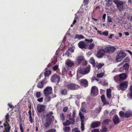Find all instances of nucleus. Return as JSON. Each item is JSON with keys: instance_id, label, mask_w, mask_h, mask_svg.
<instances>
[{"instance_id": "obj_9", "label": "nucleus", "mask_w": 132, "mask_h": 132, "mask_svg": "<svg viewBox=\"0 0 132 132\" xmlns=\"http://www.w3.org/2000/svg\"><path fill=\"white\" fill-rule=\"evenodd\" d=\"M128 82L127 81H124L121 83L119 86V88L122 90H124L127 88Z\"/></svg>"}, {"instance_id": "obj_13", "label": "nucleus", "mask_w": 132, "mask_h": 132, "mask_svg": "<svg viewBox=\"0 0 132 132\" xmlns=\"http://www.w3.org/2000/svg\"><path fill=\"white\" fill-rule=\"evenodd\" d=\"M45 105L38 104L37 106V109L38 112L40 113L44 111L45 108Z\"/></svg>"}, {"instance_id": "obj_7", "label": "nucleus", "mask_w": 132, "mask_h": 132, "mask_svg": "<svg viewBox=\"0 0 132 132\" xmlns=\"http://www.w3.org/2000/svg\"><path fill=\"white\" fill-rule=\"evenodd\" d=\"M67 87L69 89L75 90L79 88L80 87L76 84L71 83L67 85Z\"/></svg>"}, {"instance_id": "obj_62", "label": "nucleus", "mask_w": 132, "mask_h": 132, "mask_svg": "<svg viewBox=\"0 0 132 132\" xmlns=\"http://www.w3.org/2000/svg\"><path fill=\"white\" fill-rule=\"evenodd\" d=\"M69 50L72 53L73 52L74 50L72 48L70 47L69 49Z\"/></svg>"}, {"instance_id": "obj_2", "label": "nucleus", "mask_w": 132, "mask_h": 132, "mask_svg": "<svg viewBox=\"0 0 132 132\" xmlns=\"http://www.w3.org/2000/svg\"><path fill=\"white\" fill-rule=\"evenodd\" d=\"M90 66L89 65L85 68L81 67L79 68L77 71L78 73H79L85 75L88 73L90 71Z\"/></svg>"}, {"instance_id": "obj_3", "label": "nucleus", "mask_w": 132, "mask_h": 132, "mask_svg": "<svg viewBox=\"0 0 132 132\" xmlns=\"http://www.w3.org/2000/svg\"><path fill=\"white\" fill-rule=\"evenodd\" d=\"M113 2L116 5L117 7L118 8L119 11H121L124 9L125 4L124 3L125 2L117 0L114 1Z\"/></svg>"}, {"instance_id": "obj_43", "label": "nucleus", "mask_w": 132, "mask_h": 132, "mask_svg": "<svg viewBox=\"0 0 132 132\" xmlns=\"http://www.w3.org/2000/svg\"><path fill=\"white\" fill-rule=\"evenodd\" d=\"M94 43L91 44L89 46L88 48L89 50L92 49L94 47Z\"/></svg>"}, {"instance_id": "obj_46", "label": "nucleus", "mask_w": 132, "mask_h": 132, "mask_svg": "<svg viewBox=\"0 0 132 132\" xmlns=\"http://www.w3.org/2000/svg\"><path fill=\"white\" fill-rule=\"evenodd\" d=\"M89 61L90 63L92 64L95 63V60L93 57H92L90 59Z\"/></svg>"}, {"instance_id": "obj_58", "label": "nucleus", "mask_w": 132, "mask_h": 132, "mask_svg": "<svg viewBox=\"0 0 132 132\" xmlns=\"http://www.w3.org/2000/svg\"><path fill=\"white\" fill-rule=\"evenodd\" d=\"M68 109V108L67 107H65L63 108V111L64 112H66L67 111Z\"/></svg>"}, {"instance_id": "obj_14", "label": "nucleus", "mask_w": 132, "mask_h": 132, "mask_svg": "<svg viewBox=\"0 0 132 132\" xmlns=\"http://www.w3.org/2000/svg\"><path fill=\"white\" fill-rule=\"evenodd\" d=\"M104 53H105V52L104 51V48L100 49L98 51L97 56L98 58H101L104 55Z\"/></svg>"}, {"instance_id": "obj_11", "label": "nucleus", "mask_w": 132, "mask_h": 132, "mask_svg": "<svg viewBox=\"0 0 132 132\" xmlns=\"http://www.w3.org/2000/svg\"><path fill=\"white\" fill-rule=\"evenodd\" d=\"M47 80L46 78H45L42 81L38 82L37 84V87L40 88H43L44 84L47 82Z\"/></svg>"}, {"instance_id": "obj_30", "label": "nucleus", "mask_w": 132, "mask_h": 132, "mask_svg": "<svg viewBox=\"0 0 132 132\" xmlns=\"http://www.w3.org/2000/svg\"><path fill=\"white\" fill-rule=\"evenodd\" d=\"M67 117L69 118V119L71 121V124H73L75 122V120L73 118H71V116L70 114H68L67 115Z\"/></svg>"}, {"instance_id": "obj_56", "label": "nucleus", "mask_w": 132, "mask_h": 132, "mask_svg": "<svg viewBox=\"0 0 132 132\" xmlns=\"http://www.w3.org/2000/svg\"><path fill=\"white\" fill-rule=\"evenodd\" d=\"M73 131L75 132H80V131L78 130V129L76 128H75L73 130Z\"/></svg>"}, {"instance_id": "obj_15", "label": "nucleus", "mask_w": 132, "mask_h": 132, "mask_svg": "<svg viewBox=\"0 0 132 132\" xmlns=\"http://www.w3.org/2000/svg\"><path fill=\"white\" fill-rule=\"evenodd\" d=\"M66 65L69 67H71L74 64V63L69 59H67L65 61Z\"/></svg>"}, {"instance_id": "obj_60", "label": "nucleus", "mask_w": 132, "mask_h": 132, "mask_svg": "<svg viewBox=\"0 0 132 132\" xmlns=\"http://www.w3.org/2000/svg\"><path fill=\"white\" fill-rule=\"evenodd\" d=\"M109 113V112L107 111V110H105L104 111V115L105 116H107L108 114Z\"/></svg>"}, {"instance_id": "obj_25", "label": "nucleus", "mask_w": 132, "mask_h": 132, "mask_svg": "<svg viewBox=\"0 0 132 132\" xmlns=\"http://www.w3.org/2000/svg\"><path fill=\"white\" fill-rule=\"evenodd\" d=\"M85 38L84 37L81 35L76 34L75 37V39H84Z\"/></svg>"}, {"instance_id": "obj_42", "label": "nucleus", "mask_w": 132, "mask_h": 132, "mask_svg": "<svg viewBox=\"0 0 132 132\" xmlns=\"http://www.w3.org/2000/svg\"><path fill=\"white\" fill-rule=\"evenodd\" d=\"M5 132H10V127L9 125H8L6 127H5Z\"/></svg>"}, {"instance_id": "obj_51", "label": "nucleus", "mask_w": 132, "mask_h": 132, "mask_svg": "<svg viewBox=\"0 0 132 132\" xmlns=\"http://www.w3.org/2000/svg\"><path fill=\"white\" fill-rule=\"evenodd\" d=\"M28 113L29 115V118H32V116H33L34 114H33L32 115V114L31 111L30 110L28 112Z\"/></svg>"}, {"instance_id": "obj_63", "label": "nucleus", "mask_w": 132, "mask_h": 132, "mask_svg": "<svg viewBox=\"0 0 132 132\" xmlns=\"http://www.w3.org/2000/svg\"><path fill=\"white\" fill-rule=\"evenodd\" d=\"M80 110L81 111L83 112H85L86 111L84 107H81Z\"/></svg>"}, {"instance_id": "obj_64", "label": "nucleus", "mask_w": 132, "mask_h": 132, "mask_svg": "<svg viewBox=\"0 0 132 132\" xmlns=\"http://www.w3.org/2000/svg\"><path fill=\"white\" fill-rule=\"evenodd\" d=\"M92 132H100L99 130L98 129H95L94 130H93Z\"/></svg>"}, {"instance_id": "obj_61", "label": "nucleus", "mask_w": 132, "mask_h": 132, "mask_svg": "<svg viewBox=\"0 0 132 132\" xmlns=\"http://www.w3.org/2000/svg\"><path fill=\"white\" fill-rule=\"evenodd\" d=\"M8 106L11 108H12L13 109L14 108V106L12 105L10 103H9L8 104Z\"/></svg>"}, {"instance_id": "obj_34", "label": "nucleus", "mask_w": 132, "mask_h": 132, "mask_svg": "<svg viewBox=\"0 0 132 132\" xmlns=\"http://www.w3.org/2000/svg\"><path fill=\"white\" fill-rule=\"evenodd\" d=\"M104 63H103L102 64L99 63H97V64L96 65V67H97V68L98 69H101L102 68V67L104 66Z\"/></svg>"}, {"instance_id": "obj_54", "label": "nucleus", "mask_w": 132, "mask_h": 132, "mask_svg": "<svg viewBox=\"0 0 132 132\" xmlns=\"http://www.w3.org/2000/svg\"><path fill=\"white\" fill-rule=\"evenodd\" d=\"M19 126H20V129L21 130V131H24L23 128L22 127V125L21 124Z\"/></svg>"}, {"instance_id": "obj_41", "label": "nucleus", "mask_w": 132, "mask_h": 132, "mask_svg": "<svg viewBox=\"0 0 132 132\" xmlns=\"http://www.w3.org/2000/svg\"><path fill=\"white\" fill-rule=\"evenodd\" d=\"M65 118L64 114L63 113H61L60 114V119L61 120L63 121Z\"/></svg>"}, {"instance_id": "obj_52", "label": "nucleus", "mask_w": 132, "mask_h": 132, "mask_svg": "<svg viewBox=\"0 0 132 132\" xmlns=\"http://www.w3.org/2000/svg\"><path fill=\"white\" fill-rule=\"evenodd\" d=\"M36 96L37 98H39L40 96V92H37L36 94Z\"/></svg>"}, {"instance_id": "obj_47", "label": "nucleus", "mask_w": 132, "mask_h": 132, "mask_svg": "<svg viewBox=\"0 0 132 132\" xmlns=\"http://www.w3.org/2000/svg\"><path fill=\"white\" fill-rule=\"evenodd\" d=\"M61 93L62 95H65L67 93V90L66 89L62 90L61 91Z\"/></svg>"}, {"instance_id": "obj_5", "label": "nucleus", "mask_w": 132, "mask_h": 132, "mask_svg": "<svg viewBox=\"0 0 132 132\" xmlns=\"http://www.w3.org/2000/svg\"><path fill=\"white\" fill-rule=\"evenodd\" d=\"M116 48L114 46L106 47L104 48L105 53H111L113 52L116 50Z\"/></svg>"}, {"instance_id": "obj_45", "label": "nucleus", "mask_w": 132, "mask_h": 132, "mask_svg": "<svg viewBox=\"0 0 132 132\" xmlns=\"http://www.w3.org/2000/svg\"><path fill=\"white\" fill-rule=\"evenodd\" d=\"M55 131L56 130L55 129L52 128L48 130L45 132H55Z\"/></svg>"}, {"instance_id": "obj_53", "label": "nucleus", "mask_w": 132, "mask_h": 132, "mask_svg": "<svg viewBox=\"0 0 132 132\" xmlns=\"http://www.w3.org/2000/svg\"><path fill=\"white\" fill-rule=\"evenodd\" d=\"M58 68V65H56L53 67V70H56Z\"/></svg>"}, {"instance_id": "obj_31", "label": "nucleus", "mask_w": 132, "mask_h": 132, "mask_svg": "<svg viewBox=\"0 0 132 132\" xmlns=\"http://www.w3.org/2000/svg\"><path fill=\"white\" fill-rule=\"evenodd\" d=\"M114 79L115 81L116 82L121 81L119 75H116L114 77Z\"/></svg>"}, {"instance_id": "obj_8", "label": "nucleus", "mask_w": 132, "mask_h": 132, "mask_svg": "<svg viewBox=\"0 0 132 132\" xmlns=\"http://www.w3.org/2000/svg\"><path fill=\"white\" fill-rule=\"evenodd\" d=\"M52 88L51 87H47L44 90V93L45 96H48L52 93Z\"/></svg>"}, {"instance_id": "obj_12", "label": "nucleus", "mask_w": 132, "mask_h": 132, "mask_svg": "<svg viewBox=\"0 0 132 132\" xmlns=\"http://www.w3.org/2000/svg\"><path fill=\"white\" fill-rule=\"evenodd\" d=\"M126 56V54L122 51H120L117 53V56L116 57V59L117 61L120 58L125 57Z\"/></svg>"}, {"instance_id": "obj_28", "label": "nucleus", "mask_w": 132, "mask_h": 132, "mask_svg": "<svg viewBox=\"0 0 132 132\" xmlns=\"http://www.w3.org/2000/svg\"><path fill=\"white\" fill-rule=\"evenodd\" d=\"M130 93H128L127 95L129 98L132 99V85L130 87Z\"/></svg>"}, {"instance_id": "obj_33", "label": "nucleus", "mask_w": 132, "mask_h": 132, "mask_svg": "<svg viewBox=\"0 0 132 132\" xmlns=\"http://www.w3.org/2000/svg\"><path fill=\"white\" fill-rule=\"evenodd\" d=\"M65 132H69L70 130V128L69 127H65L63 129Z\"/></svg>"}, {"instance_id": "obj_23", "label": "nucleus", "mask_w": 132, "mask_h": 132, "mask_svg": "<svg viewBox=\"0 0 132 132\" xmlns=\"http://www.w3.org/2000/svg\"><path fill=\"white\" fill-rule=\"evenodd\" d=\"M111 89H107L106 90V95L108 97L110 98L111 97Z\"/></svg>"}, {"instance_id": "obj_16", "label": "nucleus", "mask_w": 132, "mask_h": 132, "mask_svg": "<svg viewBox=\"0 0 132 132\" xmlns=\"http://www.w3.org/2000/svg\"><path fill=\"white\" fill-rule=\"evenodd\" d=\"M113 121L115 125L117 124L120 122V120L117 115L114 116L113 119Z\"/></svg>"}, {"instance_id": "obj_40", "label": "nucleus", "mask_w": 132, "mask_h": 132, "mask_svg": "<svg viewBox=\"0 0 132 132\" xmlns=\"http://www.w3.org/2000/svg\"><path fill=\"white\" fill-rule=\"evenodd\" d=\"M68 71V69L67 68L63 67L62 69V71L64 73H67Z\"/></svg>"}, {"instance_id": "obj_21", "label": "nucleus", "mask_w": 132, "mask_h": 132, "mask_svg": "<svg viewBox=\"0 0 132 132\" xmlns=\"http://www.w3.org/2000/svg\"><path fill=\"white\" fill-rule=\"evenodd\" d=\"M100 122L99 121L94 122L91 124V127L93 128L97 127L100 125Z\"/></svg>"}, {"instance_id": "obj_29", "label": "nucleus", "mask_w": 132, "mask_h": 132, "mask_svg": "<svg viewBox=\"0 0 132 132\" xmlns=\"http://www.w3.org/2000/svg\"><path fill=\"white\" fill-rule=\"evenodd\" d=\"M111 120L109 119H107L104 120L102 122V125H105L108 124L110 122Z\"/></svg>"}, {"instance_id": "obj_10", "label": "nucleus", "mask_w": 132, "mask_h": 132, "mask_svg": "<svg viewBox=\"0 0 132 132\" xmlns=\"http://www.w3.org/2000/svg\"><path fill=\"white\" fill-rule=\"evenodd\" d=\"M98 93L97 88L96 86H93L91 88V94L94 96H96Z\"/></svg>"}, {"instance_id": "obj_59", "label": "nucleus", "mask_w": 132, "mask_h": 132, "mask_svg": "<svg viewBox=\"0 0 132 132\" xmlns=\"http://www.w3.org/2000/svg\"><path fill=\"white\" fill-rule=\"evenodd\" d=\"M43 98L42 97H41L40 98H38L37 99V101L39 102H42L43 101Z\"/></svg>"}, {"instance_id": "obj_19", "label": "nucleus", "mask_w": 132, "mask_h": 132, "mask_svg": "<svg viewBox=\"0 0 132 132\" xmlns=\"http://www.w3.org/2000/svg\"><path fill=\"white\" fill-rule=\"evenodd\" d=\"M79 47L81 48H85L86 47L85 43L82 41L80 42L78 44Z\"/></svg>"}, {"instance_id": "obj_20", "label": "nucleus", "mask_w": 132, "mask_h": 132, "mask_svg": "<svg viewBox=\"0 0 132 132\" xmlns=\"http://www.w3.org/2000/svg\"><path fill=\"white\" fill-rule=\"evenodd\" d=\"M98 32L101 35L104 36H108L109 32L108 31H106L103 32L101 31L97 30Z\"/></svg>"}, {"instance_id": "obj_35", "label": "nucleus", "mask_w": 132, "mask_h": 132, "mask_svg": "<svg viewBox=\"0 0 132 132\" xmlns=\"http://www.w3.org/2000/svg\"><path fill=\"white\" fill-rule=\"evenodd\" d=\"M102 101L104 104L106 103V101L104 96L103 95H102L101 97Z\"/></svg>"}, {"instance_id": "obj_6", "label": "nucleus", "mask_w": 132, "mask_h": 132, "mask_svg": "<svg viewBox=\"0 0 132 132\" xmlns=\"http://www.w3.org/2000/svg\"><path fill=\"white\" fill-rule=\"evenodd\" d=\"M60 80L59 76L55 74L53 75L51 78V81L55 83L56 84H57Z\"/></svg>"}, {"instance_id": "obj_38", "label": "nucleus", "mask_w": 132, "mask_h": 132, "mask_svg": "<svg viewBox=\"0 0 132 132\" xmlns=\"http://www.w3.org/2000/svg\"><path fill=\"white\" fill-rule=\"evenodd\" d=\"M104 75L103 72H101L97 75V77L98 78H100L102 77Z\"/></svg>"}, {"instance_id": "obj_50", "label": "nucleus", "mask_w": 132, "mask_h": 132, "mask_svg": "<svg viewBox=\"0 0 132 132\" xmlns=\"http://www.w3.org/2000/svg\"><path fill=\"white\" fill-rule=\"evenodd\" d=\"M107 21L109 23L112 22V19L109 16H108V17Z\"/></svg>"}, {"instance_id": "obj_49", "label": "nucleus", "mask_w": 132, "mask_h": 132, "mask_svg": "<svg viewBox=\"0 0 132 132\" xmlns=\"http://www.w3.org/2000/svg\"><path fill=\"white\" fill-rule=\"evenodd\" d=\"M107 131V128L105 127H103L101 130V132H106Z\"/></svg>"}, {"instance_id": "obj_39", "label": "nucleus", "mask_w": 132, "mask_h": 132, "mask_svg": "<svg viewBox=\"0 0 132 132\" xmlns=\"http://www.w3.org/2000/svg\"><path fill=\"white\" fill-rule=\"evenodd\" d=\"M119 114L120 116L121 117H125V113L122 111H120L119 112Z\"/></svg>"}, {"instance_id": "obj_1", "label": "nucleus", "mask_w": 132, "mask_h": 132, "mask_svg": "<svg viewBox=\"0 0 132 132\" xmlns=\"http://www.w3.org/2000/svg\"><path fill=\"white\" fill-rule=\"evenodd\" d=\"M53 113L52 112H49L47 114L46 116L44 117V119H42L43 124L45 127H48L52 121V119L54 118L52 115Z\"/></svg>"}, {"instance_id": "obj_17", "label": "nucleus", "mask_w": 132, "mask_h": 132, "mask_svg": "<svg viewBox=\"0 0 132 132\" xmlns=\"http://www.w3.org/2000/svg\"><path fill=\"white\" fill-rule=\"evenodd\" d=\"M81 85L83 86L86 87L88 85V82L86 79H82L81 80L80 82Z\"/></svg>"}, {"instance_id": "obj_44", "label": "nucleus", "mask_w": 132, "mask_h": 132, "mask_svg": "<svg viewBox=\"0 0 132 132\" xmlns=\"http://www.w3.org/2000/svg\"><path fill=\"white\" fill-rule=\"evenodd\" d=\"M46 97L45 98V100L46 102H48L50 101L51 100L50 97L48 96H46Z\"/></svg>"}, {"instance_id": "obj_55", "label": "nucleus", "mask_w": 132, "mask_h": 132, "mask_svg": "<svg viewBox=\"0 0 132 132\" xmlns=\"http://www.w3.org/2000/svg\"><path fill=\"white\" fill-rule=\"evenodd\" d=\"M76 113L75 112V110H73L72 112V117H73V118L74 119L75 117V114Z\"/></svg>"}, {"instance_id": "obj_32", "label": "nucleus", "mask_w": 132, "mask_h": 132, "mask_svg": "<svg viewBox=\"0 0 132 132\" xmlns=\"http://www.w3.org/2000/svg\"><path fill=\"white\" fill-rule=\"evenodd\" d=\"M106 2V5L108 6H109L112 4V0H105Z\"/></svg>"}, {"instance_id": "obj_27", "label": "nucleus", "mask_w": 132, "mask_h": 132, "mask_svg": "<svg viewBox=\"0 0 132 132\" xmlns=\"http://www.w3.org/2000/svg\"><path fill=\"white\" fill-rule=\"evenodd\" d=\"M129 66L128 63H126L123 66V68L125 70L126 72H127L129 68Z\"/></svg>"}, {"instance_id": "obj_22", "label": "nucleus", "mask_w": 132, "mask_h": 132, "mask_svg": "<svg viewBox=\"0 0 132 132\" xmlns=\"http://www.w3.org/2000/svg\"><path fill=\"white\" fill-rule=\"evenodd\" d=\"M84 57L82 56H79L78 57L77 59V62L78 64L81 63V61L84 59Z\"/></svg>"}, {"instance_id": "obj_18", "label": "nucleus", "mask_w": 132, "mask_h": 132, "mask_svg": "<svg viewBox=\"0 0 132 132\" xmlns=\"http://www.w3.org/2000/svg\"><path fill=\"white\" fill-rule=\"evenodd\" d=\"M132 116V112L130 110H128L125 113V117L128 118Z\"/></svg>"}, {"instance_id": "obj_48", "label": "nucleus", "mask_w": 132, "mask_h": 132, "mask_svg": "<svg viewBox=\"0 0 132 132\" xmlns=\"http://www.w3.org/2000/svg\"><path fill=\"white\" fill-rule=\"evenodd\" d=\"M5 119L7 120V121H9V120H8L10 118L9 115L8 113H7L6 114L5 116Z\"/></svg>"}, {"instance_id": "obj_24", "label": "nucleus", "mask_w": 132, "mask_h": 132, "mask_svg": "<svg viewBox=\"0 0 132 132\" xmlns=\"http://www.w3.org/2000/svg\"><path fill=\"white\" fill-rule=\"evenodd\" d=\"M121 80L125 79L127 77V75L125 73L119 75Z\"/></svg>"}, {"instance_id": "obj_4", "label": "nucleus", "mask_w": 132, "mask_h": 132, "mask_svg": "<svg viewBox=\"0 0 132 132\" xmlns=\"http://www.w3.org/2000/svg\"><path fill=\"white\" fill-rule=\"evenodd\" d=\"M80 117L81 123V128L82 131H83L84 129V124H85V118L84 116L83 115L80 111L79 113Z\"/></svg>"}, {"instance_id": "obj_57", "label": "nucleus", "mask_w": 132, "mask_h": 132, "mask_svg": "<svg viewBox=\"0 0 132 132\" xmlns=\"http://www.w3.org/2000/svg\"><path fill=\"white\" fill-rule=\"evenodd\" d=\"M88 0H84L83 2L84 4L85 5H86L87 4L88 2Z\"/></svg>"}, {"instance_id": "obj_36", "label": "nucleus", "mask_w": 132, "mask_h": 132, "mask_svg": "<svg viewBox=\"0 0 132 132\" xmlns=\"http://www.w3.org/2000/svg\"><path fill=\"white\" fill-rule=\"evenodd\" d=\"M51 71L50 70H48L46 71L44 73V75L45 76H47L51 74Z\"/></svg>"}, {"instance_id": "obj_37", "label": "nucleus", "mask_w": 132, "mask_h": 132, "mask_svg": "<svg viewBox=\"0 0 132 132\" xmlns=\"http://www.w3.org/2000/svg\"><path fill=\"white\" fill-rule=\"evenodd\" d=\"M71 123V122L69 120H67L65 122L63 123V125L64 126H67L70 125Z\"/></svg>"}, {"instance_id": "obj_26", "label": "nucleus", "mask_w": 132, "mask_h": 132, "mask_svg": "<svg viewBox=\"0 0 132 132\" xmlns=\"http://www.w3.org/2000/svg\"><path fill=\"white\" fill-rule=\"evenodd\" d=\"M130 61V59L129 57H127L125 58L123 60V62L119 65V66H120L123 64V62H129Z\"/></svg>"}]
</instances>
